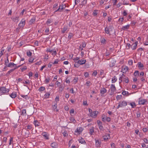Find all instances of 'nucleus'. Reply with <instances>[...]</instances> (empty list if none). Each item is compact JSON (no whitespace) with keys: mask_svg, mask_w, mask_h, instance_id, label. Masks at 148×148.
Instances as JSON below:
<instances>
[{"mask_svg":"<svg viewBox=\"0 0 148 148\" xmlns=\"http://www.w3.org/2000/svg\"><path fill=\"white\" fill-rule=\"evenodd\" d=\"M20 66V65H19L17 66L16 64H14L13 63H10V68H14L13 69H10V73L13 71L15 69L19 67Z\"/></svg>","mask_w":148,"mask_h":148,"instance_id":"f257e3e1","label":"nucleus"},{"mask_svg":"<svg viewBox=\"0 0 148 148\" xmlns=\"http://www.w3.org/2000/svg\"><path fill=\"white\" fill-rule=\"evenodd\" d=\"M127 105V102L125 101H120L119 103L118 106H117V108L118 109L120 107H124L126 106Z\"/></svg>","mask_w":148,"mask_h":148,"instance_id":"f03ea898","label":"nucleus"},{"mask_svg":"<svg viewBox=\"0 0 148 148\" xmlns=\"http://www.w3.org/2000/svg\"><path fill=\"white\" fill-rule=\"evenodd\" d=\"M66 7V6L64 5L63 4H62L61 5H60L59 6V8L56 11H55L54 13H55L56 12H62L63 10Z\"/></svg>","mask_w":148,"mask_h":148,"instance_id":"7ed1b4c3","label":"nucleus"},{"mask_svg":"<svg viewBox=\"0 0 148 148\" xmlns=\"http://www.w3.org/2000/svg\"><path fill=\"white\" fill-rule=\"evenodd\" d=\"M9 92V90L5 87H1L0 88V94L1 95L4 93H7Z\"/></svg>","mask_w":148,"mask_h":148,"instance_id":"20e7f679","label":"nucleus"},{"mask_svg":"<svg viewBox=\"0 0 148 148\" xmlns=\"http://www.w3.org/2000/svg\"><path fill=\"white\" fill-rule=\"evenodd\" d=\"M83 128L82 127H78L75 131V132L76 134H79L83 131Z\"/></svg>","mask_w":148,"mask_h":148,"instance_id":"39448f33","label":"nucleus"},{"mask_svg":"<svg viewBox=\"0 0 148 148\" xmlns=\"http://www.w3.org/2000/svg\"><path fill=\"white\" fill-rule=\"evenodd\" d=\"M138 103L139 104L144 105L145 103L146 102V100L141 98L138 99Z\"/></svg>","mask_w":148,"mask_h":148,"instance_id":"423d86ee","label":"nucleus"},{"mask_svg":"<svg viewBox=\"0 0 148 148\" xmlns=\"http://www.w3.org/2000/svg\"><path fill=\"white\" fill-rule=\"evenodd\" d=\"M98 112L96 111H94L90 113V116L92 117L95 118L98 114Z\"/></svg>","mask_w":148,"mask_h":148,"instance_id":"0eeeda50","label":"nucleus"},{"mask_svg":"<svg viewBox=\"0 0 148 148\" xmlns=\"http://www.w3.org/2000/svg\"><path fill=\"white\" fill-rule=\"evenodd\" d=\"M7 61H5V64L6 65V66L3 69V71H5L7 70V67H9V64L8 63L9 61L8 60V57H7Z\"/></svg>","mask_w":148,"mask_h":148,"instance_id":"6e6552de","label":"nucleus"},{"mask_svg":"<svg viewBox=\"0 0 148 148\" xmlns=\"http://www.w3.org/2000/svg\"><path fill=\"white\" fill-rule=\"evenodd\" d=\"M25 24V20L24 19H22L18 25L20 27H23Z\"/></svg>","mask_w":148,"mask_h":148,"instance_id":"1a4fd4ad","label":"nucleus"},{"mask_svg":"<svg viewBox=\"0 0 148 148\" xmlns=\"http://www.w3.org/2000/svg\"><path fill=\"white\" fill-rule=\"evenodd\" d=\"M128 68L127 66H125L122 67V72L123 73H125L128 70Z\"/></svg>","mask_w":148,"mask_h":148,"instance_id":"9d476101","label":"nucleus"},{"mask_svg":"<svg viewBox=\"0 0 148 148\" xmlns=\"http://www.w3.org/2000/svg\"><path fill=\"white\" fill-rule=\"evenodd\" d=\"M111 90L113 93L116 91V88L114 84H111L110 86Z\"/></svg>","mask_w":148,"mask_h":148,"instance_id":"9b49d317","label":"nucleus"},{"mask_svg":"<svg viewBox=\"0 0 148 148\" xmlns=\"http://www.w3.org/2000/svg\"><path fill=\"white\" fill-rule=\"evenodd\" d=\"M123 76V77L122 78H123V82H125V83H128L129 82L128 78L124 75Z\"/></svg>","mask_w":148,"mask_h":148,"instance_id":"f8f14e48","label":"nucleus"},{"mask_svg":"<svg viewBox=\"0 0 148 148\" xmlns=\"http://www.w3.org/2000/svg\"><path fill=\"white\" fill-rule=\"evenodd\" d=\"M89 133L92 135L94 132V128L93 127H91L89 129Z\"/></svg>","mask_w":148,"mask_h":148,"instance_id":"ddd939ff","label":"nucleus"},{"mask_svg":"<svg viewBox=\"0 0 148 148\" xmlns=\"http://www.w3.org/2000/svg\"><path fill=\"white\" fill-rule=\"evenodd\" d=\"M138 44V42H136L135 43L132 45L131 47L132 49H136Z\"/></svg>","mask_w":148,"mask_h":148,"instance_id":"4468645a","label":"nucleus"},{"mask_svg":"<svg viewBox=\"0 0 148 148\" xmlns=\"http://www.w3.org/2000/svg\"><path fill=\"white\" fill-rule=\"evenodd\" d=\"M137 64L138 67L140 69H143V64L141 63V62H138Z\"/></svg>","mask_w":148,"mask_h":148,"instance_id":"2eb2a0df","label":"nucleus"},{"mask_svg":"<svg viewBox=\"0 0 148 148\" xmlns=\"http://www.w3.org/2000/svg\"><path fill=\"white\" fill-rule=\"evenodd\" d=\"M95 140L96 146L97 147L99 146L101 143L100 139H95Z\"/></svg>","mask_w":148,"mask_h":148,"instance_id":"dca6fc26","label":"nucleus"},{"mask_svg":"<svg viewBox=\"0 0 148 148\" xmlns=\"http://www.w3.org/2000/svg\"><path fill=\"white\" fill-rule=\"evenodd\" d=\"M57 107V102H55L54 105L53 106V109L54 110L58 111V110L56 109Z\"/></svg>","mask_w":148,"mask_h":148,"instance_id":"f3484780","label":"nucleus"},{"mask_svg":"<svg viewBox=\"0 0 148 148\" xmlns=\"http://www.w3.org/2000/svg\"><path fill=\"white\" fill-rule=\"evenodd\" d=\"M86 61L85 60H81L78 61V63L80 65H82L84 64Z\"/></svg>","mask_w":148,"mask_h":148,"instance_id":"a211bd4d","label":"nucleus"},{"mask_svg":"<svg viewBox=\"0 0 148 148\" xmlns=\"http://www.w3.org/2000/svg\"><path fill=\"white\" fill-rule=\"evenodd\" d=\"M42 135L44 136L45 139H48L49 135H48L47 132H45L42 133Z\"/></svg>","mask_w":148,"mask_h":148,"instance_id":"6ab92c4d","label":"nucleus"},{"mask_svg":"<svg viewBox=\"0 0 148 148\" xmlns=\"http://www.w3.org/2000/svg\"><path fill=\"white\" fill-rule=\"evenodd\" d=\"M16 93L15 92H13L10 95V96L12 98H14L16 96Z\"/></svg>","mask_w":148,"mask_h":148,"instance_id":"aec40b11","label":"nucleus"},{"mask_svg":"<svg viewBox=\"0 0 148 148\" xmlns=\"http://www.w3.org/2000/svg\"><path fill=\"white\" fill-rule=\"evenodd\" d=\"M130 27V25H125L124 26H123L122 28V29L123 30H125L127 29H128Z\"/></svg>","mask_w":148,"mask_h":148,"instance_id":"412c9836","label":"nucleus"},{"mask_svg":"<svg viewBox=\"0 0 148 148\" xmlns=\"http://www.w3.org/2000/svg\"><path fill=\"white\" fill-rule=\"evenodd\" d=\"M107 90L105 88H103L101 90L100 92L101 94L103 95L107 92Z\"/></svg>","mask_w":148,"mask_h":148,"instance_id":"4be33fe9","label":"nucleus"},{"mask_svg":"<svg viewBox=\"0 0 148 148\" xmlns=\"http://www.w3.org/2000/svg\"><path fill=\"white\" fill-rule=\"evenodd\" d=\"M68 27L67 26H64V28H63V30L62 31V33H65L66 31L68 30Z\"/></svg>","mask_w":148,"mask_h":148,"instance_id":"5701e85b","label":"nucleus"},{"mask_svg":"<svg viewBox=\"0 0 148 148\" xmlns=\"http://www.w3.org/2000/svg\"><path fill=\"white\" fill-rule=\"evenodd\" d=\"M34 123L36 126H39L40 125V123L37 120H35L34 121Z\"/></svg>","mask_w":148,"mask_h":148,"instance_id":"b1692460","label":"nucleus"},{"mask_svg":"<svg viewBox=\"0 0 148 148\" xmlns=\"http://www.w3.org/2000/svg\"><path fill=\"white\" fill-rule=\"evenodd\" d=\"M18 17H14L13 18H12V19L13 21L15 22H17L18 21Z\"/></svg>","mask_w":148,"mask_h":148,"instance_id":"393cba45","label":"nucleus"},{"mask_svg":"<svg viewBox=\"0 0 148 148\" xmlns=\"http://www.w3.org/2000/svg\"><path fill=\"white\" fill-rule=\"evenodd\" d=\"M123 75H124V74H122V75H121V76L119 77V83H121L123 82V78L122 77H123Z\"/></svg>","mask_w":148,"mask_h":148,"instance_id":"a878e982","label":"nucleus"},{"mask_svg":"<svg viewBox=\"0 0 148 148\" xmlns=\"http://www.w3.org/2000/svg\"><path fill=\"white\" fill-rule=\"evenodd\" d=\"M117 79L116 77L115 76H114L112 78V83H114L115 82L117 81Z\"/></svg>","mask_w":148,"mask_h":148,"instance_id":"bb28decb","label":"nucleus"},{"mask_svg":"<svg viewBox=\"0 0 148 148\" xmlns=\"http://www.w3.org/2000/svg\"><path fill=\"white\" fill-rule=\"evenodd\" d=\"M57 144L56 143L53 142L51 144V146L53 148H56V147Z\"/></svg>","mask_w":148,"mask_h":148,"instance_id":"cd10ccee","label":"nucleus"},{"mask_svg":"<svg viewBox=\"0 0 148 148\" xmlns=\"http://www.w3.org/2000/svg\"><path fill=\"white\" fill-rule=\"evenodd\" d=\"M130 104L132 108H134L136 106V104L134 102L130 103Z\"/></svg>","mask_w":148,"mask_h":148,"instance_id":"c85d7f7f","label":"nucleus"},{"mask_svg":"<svg viewBox=\"0 0 148 148\" xmlns=\"http://www.w3.org/2000/svg\"><path fill=\"white\" fill-rule=\"evenodd\" d=\"M78 140L82 144H85L86 143L84 139H78Z\"/></svg>","mask_w":148,"mask_h":148,"instance_id":"c756f323","label":"nucleus"},{"mask_svg":"<svg viewBox=\"0 0 148 148\" xmlns=\"http://www.w3.org/2000/svg\"><path fill=\"white\" fill-rule=\"evenodd\" d=\"M115 63H114V61H111V62H110V66L111 67H112L114 65Z\"/></svg>","mask_w":148,"mask_h":148,"instance_id":"7c9ffc66","label":"nucleus"},{"mask_svg":"<svg viewBox=\"0 0 148 148\" xmlns=\"http://www.w3.org/2000/svg\"><path fill=\"white\" fill-rule=\"evenodd\" d=\"M22 114L23 115H24L25 116L26 115V110L25 109H23L22 110Z\"/></svg>","mask_w":148,"mask_h":148,"instance_id":"2f4dec72","label":"nucleus"},{"mask_svg":"<svg viewBox=\"0 0 148 148\" xmlns=\"http://www.w3.org/2000/svg\"><path fill=\"white\" fill-rule=\"evenodd\" d=\"M122 94L124 95H127V96H128L129 95L128 92L125 91H123L122 92Z\"/></svg>","mask_w":148,"mask_h":148,"instance_id":"473e14b6","label":"nucleus"},{"mask_svg":"<svg viewBox=\"0 0 148 148\" xmlns=\"http://www.w3.org/2000/svg\"><path fill=\"white\" fill-rule=\"evenodd\" d=\"M45 89V88L44 87L41 86L39 88L38 90L40 91H44Z\"/></svg>","mask_w":148,"mask_h":148,"instance_id":"72a5a7b5","label":"nucleus"},{"mask_svg":"<svg viewBox=\"0 0 148 148\" xmlns=\"http://www.w3.org/2000/svg\"><path fill=\"white\" fill-rule=\"evenodd\" d=\"M105 31L106 34H109V31L108 28L107 27H106L105 29Z\"/></svg>","mask_w":148,"mask_h":148,"instance_id":"f704fd0d","label":"nucleus"},{"mask_svg":"<svg viewBox=\"0 0 148 148\" xmlns=\"http://www.w3.org/2000/svg\"><path fill=\"white\" fill-rule=\"evenodd\" d=\"M134 75L135 76H136L137 75H139V72L138 71H136L134 73Z\"/></svg>","mask_w":148,"mask_h":148,"instance_id":"c9c22d12","label":"nucleus"},{"mask_svg":"<svg viewBox=\"0 0 148 148\" xmlns=\"http://www.w3.org/2000/svg\"><path fill=\"white\" fill-rule=\"evenodd\" d=\"M99 126V127L100 130H103V127L102 126V124H101L99 125H98Z\"/></svg>","mask_w":148,"mask_h":148,"instance_id":"e433bc0d","label":"nucleus"},{"mask_svg":"<svg viewBox=\"0 0 148 148\" xmlns=\"http://www.w3.org/2000/svg\"><path fill=\"white\" fill-rule=\"evenodd\" d=\"M32 126L31 125H29L27 126V128L26 129L28 131L31 130L32 128Z\"/></svg>","mask_w":148,"mask_h":148,"instance_id":"4c0bfd02","label":"nucleus"},{"mask_svg":"<svg viewBox=\"0 0 148 148\" xmlns=\"http://www.w3.org/2000/svg\"><path fill=\"white\" fill-rule=\"evenodd\" d=\"M27 54L28 56L30 57L32 55V53L30 51H29L27 52Z\"/></svg>","mask_w":148,"mask_h":148,"instance_id":"58836bf2","label":"nucleus"},{"mask_svg":"<svg viewBox=\"0 0 148 148\" xmlns=\"http://www.w3.org/2000/svg\"><path fill=\"white\" fill-rule=\"evenodd\" d=\"M87 2V0H84L82 2V4H81V5H82V6L83 5H85L86 4Z\"/></svg>","mask_w":148,"mask_h":148,"instance_id":"ea45409f","label":"nucleus"},{"mask_svg":"<svg viewBox=\"0 0 148 148\" xmlns=\"http://www.w3.org/2000/svg\"><path fill=\"white\" fill-rule=\"evenodd\" d=\"M73 36V34L72 33H70L69 34L68 38L69 39H70L71 37Z\"/></svg>","mask_w":148,"mask_h":148,"instance_id":"a19ab883","label":"nucleus"},{"mask_svg":"<svg viewBox=\"0 0 148 148\" xmlns=\"http://www.w3.org/2000/svg\"><path fill=\"white\" fill-rule=\"evenodd\" d=\"M64 88V87L62 86H60L59 88V91H60L61 92H62Z\"/></svg>","mask_w":148,"mask_h":148,"instance_id":"79ce46f5","label":"nucleus"},{"mask_svg":"<svg viewBox=\"0 0 148 148\" xmlns=\"http://www.w3.org/2000/svg\"><path fill=\"white\" fill-rule=\"evenodd\" d=\"M143 131L145 132H146L148 131V128H144L142 129Z\"/></svg>","mask_w":148,"mask_h":148,"instance_id":"37998d69","label":"nucleus"},{"mask_svg":"<svg viewBox=\"0 0 148 148\" xmlns=\"http://www.w3.org/2000/svg\"><path fill=\"white\" fill-rule=\"evenodd\" d=\"M122 97L121 95H118L116 96V99L117 100L120 99Z\"/></svg>","mask_w":148,"mask_h":148,"instance_id":"c03bdc74","label":"nucleus"},{"mask_svg":"<svg viewBox=\"0 0 148 148\" xmlns=\"http://www.w3.org/2000/svg\"><path fill=\"white\" fill-rule=\"evenodd\" d=\"M50 94L49 93H46L45 94V97L46 98H48L49 97V96Z\"/></svg>","mask_w":148,"mask_h":148,"instance_id":"a18cd8bd","label":"nucleus"},{"mask_svg":"<svg viewBox=\"0 0 148 148\" xmlns=\"http://www.w3.org/2000/svg\"><path fill=\"white\" fill-rule=\"evenodd\" d=\"M140 115V112H138L136 113V117L137 118L139 117Z\"/></svg>","mask_w":148,"mask_h":148,"instance_id":"49530a36","label":"nucleus"},{"mask_svg":"<svg viewBox=\"0 0 148 148\" xmlns=\"http://www.w3.org/2000/svg\"><path fill=\"white\" fill-rule=\"evenodd\" d=\"M78 64H79V63H78V62H75V64H74V66L75 67H78L79 66V65H78Z\"/></svg>","mask_w":148,"mask_h":148,"instance_id":"de8ad7c7","label":"nucleus"},{"mask_svg":"<svg viewBox=\"0 0 148 148\" xmlns=\"http://www.w3.org/2000/svg\"><path fill=\"white\" fill-rule=\"evenodd\" d=\"M63 135L64 136H67L68 135V134L67 133L66 131H64V132L63 133Z\"/></svg>","mask_w":148,"mask_h":148,"instance_id":"09e8293b","label":"nucleus"},{"mask_svg":"<svg viewBox=\"0 0 148 148\" xmlns=\"http://www.w3.org/2000/svg\"><path fill=\"white\" fill-rule=\"evenodd\" d=\"M65 82L66 83L69 84L70 83V80L68 79V78H67L66 79Z\"/></svg>","mask_w":148,"mask_h":148,"instance_id":"8fccbe9b","label":"nucleus"},{"mask_svg":"<svg viewBox=\"0 0 148 148\" xmlns=\"http://www.w3.org/2000/svg\"><path fill=\"white\" fill-rule=\"evenodd\" d=\"M128 64L130 65H132L133 64V61L132 60H130L128 61Z\"/></svg>","mask_w":148,"mask_h":148,"instance_id":"3c124183","label":"nucleus"},{"mask_svg":"<svg viewBox=\"0 0 148 148\" xmlns=\"http://www.w3.org/2000/svg\"><path fill=\"white\" fill-rule=\"evenodd\" d=\"M59 60L58 59L56 60L53 63V64H56L58 63Z\"/></svg>","mask_w":148,"mask_h":148,"instance_id":"603ef678","label":"nucleus"},{"mask_svg":"<svg viewBox=\"0 0 148 148\" xmlns=\"http://www.w3.org/2000/svg\"><path fill=\"white\" fill-rule=\"evenodd\" d=\"M84 75L85 77H88L89 76L88 73L87 72L85 73L84 74Z\"/></svg>","mask_w":148,"mask_h":148,"instance_id":"864d4df0","label":"nucleus"},{"mask_svg":"<svg viewBox=\"0 0 148 148\" xmlns=\"http://www.w3.org/2000/svg\"><path fill=\"white\" fill-rule=\"evenodd\" d=\"M58 5V4H55L53 5V8L55 9L57 8V6Z\"/></svg>","mask_w":148,"mask_h":148,"instance_id":"5fc2aeb1","label":"nucleus"},{"mask_svg":"<svg viewBox=\"0 0 148 148\" xmlns=\"http://www.w3.org/2000/svg\"><path fill=\"white\" fill-rule=\"evenodd\" d=\"M21 97L25 99H27V98H28V96L27 95H21Z\"/></svg>","mask_w":148,"mask_h":148,"instance_id":"6e6d98bb","label":"nucleus"},{"mask_svg":"<svg viewBox=\"0 0 148 148\" xmlns=\"http://www.w3.org/2000/svg\"><path fill=\"white\" fill-rule=\"evenodd\" d=\"M74 112V110L73 109H71L70 111V114H73Z\"/></svg>","mask_w":148,"mask_h":148,"instance_id":"4d7b16f0","label":"nucleus"},{"mask_svg":"<svg viewBox=\"0 0 148 148\" xmlns=\"http://www.w3.org/2000/svg\"><path fill=\"white\" fill-rule=\"evenodd\" d=\"M97 11L96 10H94L93 12V14L94 16H96L97 15Z\"/></svg>","mask_w":148,"mask_h":148,"instance_id":"13d9d810","label":"nucleus"},{"mask_svg":"<svg viewBox=\"0 0 148 148\" xmlns=\"http://www.w3.org/2000/svg\"><path fill=\"white\" fill-rule=\"evenodd\" d=\"M97 72L96 71H95L93 73L92 75H94V76H96L97 74Z\"/></svg>","mask_w":148,"mask_h":148,"instance_id":"bf43d9fd","label":"nucleus"},{"mask_svg":"<svg viewBox=\"0 0 148 148\" xmlns=\"http://www.w3.org/2000/svg\"><path fill=\"white\" fill-rule=\"evenodd\" d=\"M51 21L50 20L48 19L47 21V24L49 25L51 23Z\"/></svg>","mask_w":148,"mask_h":148,"instance_id":"052dcab7","label":"nucleus"},{"mask_svg":"<svg viewBox=\"0 0 148 148\" xmlns=\"http://www.w3.org/2000/svg\"><path fill=\"white\" fill-rule=\"evenodd\" d=\"M57 53V52L56 51H53V52H52V55H56Z\"/></svg>","mask_w":148,"mask_h":148,"instance_id":"680f3d73","label":"nucleus"},{"mask_svg":"<svg viewBox=\"0 0 148 148\" xmlns=\"http://www.w3.org/2000/svg\"><path fill=\"white\" fill-rule=\"evenodd\" d=\"M78 79L77 77H75L74 79V81L76 83L77 82L78 80Z\"/></svg>","mask_w":148,"mask_h":148,"instance_id":"e2e57ef3","label":"nucleus"},{"mask_svg":"<svg viewBox=\"0 0 148 148\" xmlns=\"http://www.w3.org/2000/svg\"><path fill=\"white\" fill-rule=\"evenodd\" d=\"M111 147L112 148H115V144L113 143L112 144H111Z\"/></svg>","mask_w":148,"mask_h":148,"instance_id":"0e129e2a","label":"nucleus"},{"mask_svg":"<svg viewBox=\"0 0 148 148\" xmlns=\"http://www.w3.org/2000/svg\"><path fill=\"white\" fill-rule=\"evenodd\" d=\"M22 71H23L27 69L26 66H24L23 68L21 69Z\"/></svg>","mask_w":148,"mask_h":148,"instance_id":"69168bd1","label":"nucleus"},{"mask_svg":"<svg viewBox=\"0 0 148 148\" xmlns=\"http://www.w3.org/2000/svg\"><path fill=\"white\" fill-rule=\"evenodd\" d=\"M35 21V19H32L30 21V22L31 23H32L33 22H34Z\"/></svg>","mask_w":148,"mask_h":148,"instance_id":"338daca9","label":"nucleus"},{"mask_svg":"<svg viewBox=\"0 0 148 148\" xmlns=\"http://www.w3.org/2000/svg\"><path fill=\"white\" fill-rule=\"evenodd\" d=\"M33 60H34V59L32 58H30L29 59V62H32Z\"/></svg>","mask_w":148,"mask_h":148,"instance_id":"774afa93","label":"nucleus"}]
</instances>
